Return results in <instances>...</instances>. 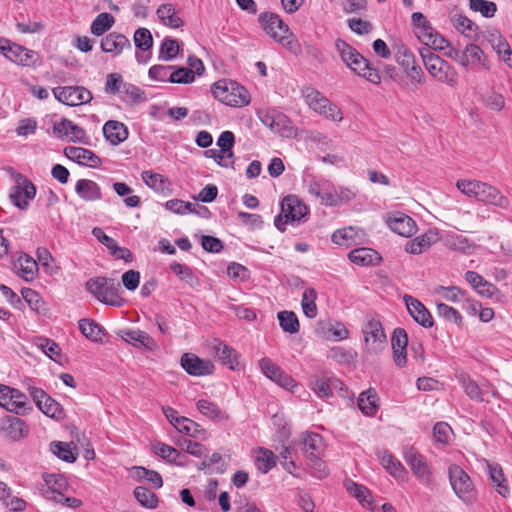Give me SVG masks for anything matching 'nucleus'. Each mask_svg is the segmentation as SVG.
Instances as JSON below:
<instances>
[{
    "label": "nucleus",
    "mask_w": 512,
    "mask_h": 512,
    "mask_svg": "<svg viewBox=\"0 0 512 512\" xmlns=\"http://www.w3.org/2000/svg\"><path fill=\"white\" fill-rule=\"evenodd\" d=\"M456 187L469 198L492 205L503 210H508L510 201L502 192L488 183L478 180L460 179L456 182Z\"/></svg>",
    "instance_id": "obj_1"
},
{
    "label": "nucleus",
    "mask_w": 512,
    "mask_h": 512,
    "mask_svg": "<svg viewBox=\"0 0 512 512\" xmlns=\"http://www.w3.org/2000/svg\"><path fill=\"white\" fill-rule=\"evenodd\" d=\"M211 92L217 100L233 107L247 105L250 101L245 87L230 79H221L215 82L211 87Z\"/></svg>",
    "instance_id": "obj_2"
},
{
    "label": "nucleus",
    "mask_w": 512,
    "mask_h": 512,
    "mask_svg": "<svg viewBox=\"0 0 512 512\" xmlns=\"http://www.w3.org/2000/svg\"><path fill=\"white\" fill-rule=\"evenodd\" d=\"M419 53L428 73L437 81L454 86L457 82V72L440 56L431 51L430 48H421Z\"/></svg>",
    "instance_id": "obj_3"
},
{
    "label": "nucleus",
    "mask_w": 512,
    "mask_h": 512,
    "mask_svg": "<svg viewBox=\"0 0 512 512\" xmlns=\"http://www.w3.org/2000/svg\"><path fill=\"white\" fill-rule=\"evenodd\" d=\"M86 289L100 302L106 305L120 307L123 300L118 295L120 283L106 277H96L86 282Z\"/></svg>",
    "instance_id": "obj_4"
},
{
    "label": "nucleus",
    "mask_w": 512,
    "mask_h": 512,
    "mask_svg": "<svg viewBox=\"0 0 512 512\" xmlns=\"http://www.w3.org/2000/svg\"><path fill=\"white\" fill-rule=\"evenodd\" d=\"M303 95L307 105L316 113L335 122L342 121L341 110L318 90L308 87L303 91Z\"/></svg>",
    "instance_id": "obj_5"
},
{
    "label": "nucleus",
    "mask_w": 512,
    "mask_h": 512,
    "mask_svg": "<svg viewBox=\"0 0 512 512\" xmlns=\"http://www.w3.org/2000/svg\"><path fill=\"white\" fill-rule=\"evenodd\" d=\"M307 212V206L297 196L288 195L281 201V213L275 218L274 225L283 232L286 230V224L300 221Z\"/></svg>",
    "instance_id": "obj_6"
},
{
    "label": "nucleus",
    "mask_w": 512,
    "mask_h": 512,
    "mask_svg": "<svg viewBox=\"0 0 512 512\" xmlns=\"http://www.w3.org/2000/svg\"><path fill=\"white\" fill-rule=\"evenodd\" d=\"M411 22L416 29L415 35L426 48L443 49L447 41L433 29L430 22L421 12H414L411 16Z\"/></svg>",
    "instance_id": "obj_7"
},
{
    "label": "nucleus",
    "mask_w": 512,
    "mask_h": 512,
    "mask_svg": "<svg viewBox=\"0 0 512 512\" xmlns=\"http://www.w3.org/2000/svg\"><path fill=\"white\" fill-rule=\"evenodd\" d=\"M449 481L455 494L465 503H472L476 499V490L469 475L458 465H451L448 469Z\"/></svg>",
    "instance_id": "obj_8"
},
{
    "label": "nucleus",
    "mask_w": 512,
    "mask_h": 512,
    "mask_svg": "<svg viewBox=\"0 0 512 512\" xmlns=\"http://www.w3.org/2000/svg\"><path fill=\"white\" fill-rule=\"evenodd\" d=\"M13 179L15 186L10 193L11 202L21 210H25L29 206V201L35 198L36 187L21 173H14Z\"/></svg>",
    "instance_id": "obj_9"
},
{
    "label": "nucleus",
    "mask_w": 512,
    "mask_h": 512,
    "mask_svg": "<svg viewBox=\"0 0 512 512\" xmlns=\"http://www.w3.org/2000/svg\"><path fill=\"white\" fill-rule=\"evenodd\" d=\"M52 93L60 103L71 107L87 104L93 99L90 90L83 86H58Z\"/></svg>",
    "instance_id": "obj_10"
},
{
    "label": "nucleus",
    "mask_w": 512,
    "mask_h": 512,
    "mask_svg": "<svg viewBox=\"0 0 512 512\" xmlns=\"http://www.w3.org/2000/svg\"><path fill=\"white\" fill-rule=\"evenodd\" d=\"M362 333L369 352L379 353L383 350L387 337L379 320L368 319L362 327Z\"/></svg>",
    "instance_id": "obj_11"
},
{
    "label": "nucleus",
    "mask_w": 512,
    "mask_h": 512,
    "mask_svg": "<svg viewBox=\"0 0 512 512\" xmlns=\"http://www.w3.org/2000/svg\"><path fill=\"white\" fill-rule=\"evenodd\" d=\"M404 459L417 478L425 485L432 484V473L424 456L413 447H409L404 451Z\"/></svg>",
    "instance_id": "obj_12"
},
{
    "label": "nucleus",
    "mask_w": 512,
    "mask_h": 512,
    "mask_svg": "<svg viewBox=\"0 0 512 512\" xmlns=\"http://www.w3.org/2000/svg\"><path fill=\"white\" fill-rule=\"evenodd\" d=\"M7 48L8 52H4V56L11 62L26 67H36L41 65V57L36 51L27 49L26 47L12 42H10V45L7 46Z\"/></svg>",
    "instance_id": "obj_13"
},
{
    "label": "nucleus",
    "mask_w": 512,
    "mask_h": 512,
    "mask_svg": "<svg viewBox=\"0 0 512 512\" xmlns=\"http://www.w3.org/2000/svg\"><path fill=\"white\" fill-rule=\"evenodd\" d=\"M259 20L267 35L277 42H284L289 36V28L284 21L274 13H263Z\"/></svg>",
    "instance_id": "obj_14"
},
{
    "label": "nucleus",
    "mask_w": 512,
    "mask_h": 512,
    "mask_svg": "<svg viewBox=\"0 0 512 512\" xmlns=\"http://www.w3.org/2000/svg\"><path fill=\"white\" fill-rule=\"evenodd\" d=\"M455 61L463 67L469 65L489 70L490 64L482 49L476 44H468L463 51H455Z\"/></svg>",
    "instance_id": "obj_15"
},
{
    "label": "nucleus",
    "mask_w": 512,
    "mask_h": 512,
    "mask_svg": "<svg viewBox=\"0 0 512 512\" xmlns=\"http://www.w3.org/2000/svg\"><path fill=\"white\" fill-rule=\"evenodd\" d=\"M30 395L37 407L48 417L59 419L63 415L60 404L51 398L43 389L29 387Z\"/></svg>",
    "instance_id": "obj_16"
},
{
    "label": "nucleus",
    "mask_w": 512,
    "mask_h": 512,
    "mask_svg": "<svg viewBox=\"0 0 512 512\" xmlns=\"http://www.w3.org/2000/svg\"><path fill=\"white\" fill-rule=\"evenodd\" d=\"M386 224L393 232L406 238L413 236L417 231L415 220L399 211L389 213L386 217Z\"/></svg>",
    "instance_id": "obj_17"
},
{
    "label": "nucleus",
    "mask_w": 512,
    "mask_h": 512,
    "mask_svg": "<svg viewBox=\"0 0 512 512\" xmlns=\"http://www.w3.org/2000/svg\"><path fill=\"white\" fill-rule=\"evenodd\" d=\"M307 190L310 195L319 198L322 204L326 206H337L338 198L336 196V189L329 181L313 179L308 183Z\"/></svg>",
    "instance_id": "obj_18"
},
{
    "label": "nucleus",
    "mask_w": 512,
    "mask_h": 512,
    "mask_svg": "<svg viewBox=\"0 0 512 512\" xmlns=\"http://www.w3.org/2000/svg\"><path fill=\"white\" fill-rule=\"evenodd\" d=\"M53 131L59 137H66L69 141L80 144H88L85 130L73 121L63 118L53 126Z\"/></svg>",
    "instance_id": "obj_19"
},
{
    "label": "nucleus",
    "mask_w": 512,
    "mask_h": 512,
    "mask_svg": "<svg viewBox=\"0 0 512 512\" xmlns=\"http://www.w3.org/2000/svg\"><path fill=\"white\" fill-rule=\"evenodd\" d=\"M259 367L267 378L276 382L279 386L287 390L292 389L295 386L294 379L285 374L271 359L266 357L262 358L259 361Z\"/></svg>",
    "instance_id": "obj_20"
},
{
    "label": "nucleus",
    "mask_w": 512,
    "mask_h": 512,
    "mask_svg": "<svg viewBox=\"0 0 512 512\" xmlns=\"http://www.w3.org/2000/svg\"><path fill=\"white\" fill-rule=\"evenodd\" d=\"M182 368L192 376H205L214 372V364L210 360H204L192 353H185L181 357Z\"/></svg>",
    "instance_id": "obj_21"
},
{
    "label": "nucleus",
    "mask_w": 512,
    "mask_h": 512,
    "mask_svg": "<svg viewBox=\"0 0 512 512\" xmlns=\"http://www.w3.org/2000/svg\"><path fill=\"white\" fill-rule=\"evenodd\" d=\"M135 47L140 50L136 52L135 58L139 64H146L151 58V49L153 47V37L149 29L141 27L134 33Z\"/></svg>",
    "instance_id": "obj_22"
},
{
    "label": "nucleus",
    "mask_w": 512,
    "mask_h": 512,
    "mask_svg": "<svg viewBox=\"0 0 512 512\" xmlns=\"http://www.w3.org/2000/svg\"><path fill=\"white\" fill-rule=\"evenodd\" d=\"M403 301L411 317L421 326L430 328L433 326V317L422 302L411 295H404Z\"/></svg>",
    "instance_id": "obj_23"
},
{
    "label": "nucleus",
    "mask_w": 512,
    "mask_h": 512,
    "mask_svg": "<svg viewBox=\"0 0 512 512\" xmlns=\"http://www.w3.org/2000/svg\"><path fill=\"white\" fill-rule=\"evenodd\" d=\"M0 431L11 440H20L28 433V427L16 416L7 415L0 419Z\"/></svg>",
    "instance_id": "obj_24"
},
{
    "label": "nucleus",
    "mask_w": 512,
    "mask_h": 512,
    "mask_svg": "<svg viewBox=\"0 0 512 512\" xmlns=\"http://www.w3.org/2000/svg\"><path fill=\"white\" fill-rule=\"evenodd\" d=\"M101 50L111 54L113 57L119 56L125 49H131L130 40L123 34L112 32L106 35L100 43Z\"/></svg>",
    "instance_id": "obj_25"
},
{
    "label": "nucleus",
    "mask_w": 512,
    "mask_h": 512,
    "mask_svg": "<svg viewBox=\"0 0 512 512\" xmlns=\"http://www.w3.org/2000/svg\"><path fill=\"white\" fill-rule=\"evenodd\" d=\"M332 242L341 246H354L364 242L365 233L362 229L356 227H345L336 230L332 234Z\"/></svg>",
    "instance_id": "obj_26"
},
{
    "label": "nucleus",
    "mask_w": 512,
    "mask_h": 512,
    "mask_svg": "<svg viewBox=\"0 0 512 512\" xmlns=\"http://www.w3.org/2000/svg\"><path fill=\"white\" fill-rule=\"evenodd\" d=\"M64 154L70 160L89 167H98L101 159L91 150L83 147L68 146L64 149Z\"/></svg>",
    "instance_id": "obj_27"
},
{
    "label": "nucleus",
    "mask_w": 512,
    "mask_h": 512,
    "mask_svg": "<svg viewBox=\"0 0 512 512\" xmlns=\"http://www.w3.org/2000/svg\"><path fill=\"white\" fill-rule=\"evenodd\" d=\"M303 452L308 458L316 459V465L321 468L324 463L319 460L323 448V439L317 433H306L302 435Z\"/></svg>",
    "instance_id": "obj_28"
},
{
    "label": "nucleus",
    "mask_w": 512,
    "mask_h": 512,
    "mask_svg": "<svg viewBox=\"0 0 512 512\" xmlns=\"http://www.w3.org/2000/svg\"><path fill=\"white\" fill-rule=\"evenodd\" d=\"M103 135L111 145L116 146L128 138L129 132L122 122L109 120L103 126Z\"/></svg>",
    "instance_id": "obj_29"
},
{
    "label": "nucleus",
    "mask_w": 512,
    "mask_h": 512,
    "mask_svg": "<svg viewBox=\"0 0 512 512\" xmlns=\"http://www.w3.org/2000/svg\"><path fill=\"white\" fill-rule=\"evenodd\" d=\"M343 383L335 377H317L312 382V390L319 398H329L334 390L342 391Z\"/></svg>",
    "instance_id": "obj_30"
},
{
    "label": "nucleus",
    "mask_w": 512,
    "mask_h": 512,
    "mask_svg": "<svg viewBox=\"0 0 512 512\" xmlns=\"http://www.w3.org/2000/svg\"><path fill=\"white\" fill-rule=\"evenodd\" d=\"M118 334L125 342L137 348L152 350L156 346L154 339L141 330H121Z\"/></svg>",
    "instance_id": "obj_31"
},
{
    "label": "nucleus",
    "mask_w": 512,
    "mask_h": 512,
    "mask_svg": "<svg viewBox=\"0 0 512 512\" xmlns=\"http://www.w3.org/2000/svg\"><path fill=\"white\" fill-rule=\"evenodd\" d=\"M438 233L434 230H428L424 234L410 240L405 245L407 253L417 255L427 250L438 239Z\"/></svg>",
    "instance_id": "obj_32"
},
{
    "label": "nucleus",
    "mask_w": 512,
    "mask_h": 512,
    "mask_svg": "<svg viewBox=\"0 0 512 512\" xmlns=\"http://www.w3.org/2000/svg\"><path fill=\"white\" fill-rule=\"evenodd\" d=\"M349 260L359 266H373L380 262V254L372 248H356L348 254Z\"/></svg>",
    "instance_id": "obj_33"
},
{
    "label": "nucleus",
    "mask_w": 512,
    "mask_h": 512,
    "mask_svg": "<svg viewBox=\"0 0 512 512\" xmlns=\"http://www.w3.org/2000/svg\"><path fill=\"white\" fill-rule=\"evenodd\" d=\"M75 192L85 201H96L102 197L100 186L89 179L78 180L75 185Z\"/></svg>",
    "instance_id": "obj_34"
},
{
    "label": "nucleus",
    "mask_w": 512,
    "mask_h": 512,
    "mask_svg": "<svg viewBox=\"0 0 512 512\" xmlns=\"http://www.w3.org/2000/svg\"><path fill=\"white\" fill-rule=\"evenodd\" d=\"M15 267L18 270V274L25 281H33L37 276L38 263L26 253H23L18 257Z\"/></svg>",
    "instance_id": "obj_35"
},
{
    "label": "nucleus",
    "mask_w": 512,
    "mask_h": 512,
    "mask_svg": "<svg viewBox=\"0 0 512 512\" xmlns=\"http://www.w3.org/2000/svg\"><path fill=\"white\" fill-rule=\"evenodd\" d=\"M487 467L489 478L493 487L499 495L507 497L510 493V490L502 468L499 464L496 463H488Z\"/></svg>",
    "instance_id": "obj_36"
},
{
    "label": "nucleus",
    "mask_w": 512,
    "mask_h": 512,
    "mask_svg": "<svg viewBox=\"0 0 512 512\" xmlns=\"http://www.w3.org/2000/svg\"><path fill=\"white\" fill-rule=\"evenodd\" d=\"M445 245L448 249L470 254L475 249V243L466 236L457 233H448L445 237Z\"/></svg>",
    "instance_id": "obj_37"
},
{
    "label": "nucleus",
    "mask_w": 512,
    "mask_h": 512,
    "mask_svg": "<svg viewBox=\"0 0 512 512\" xmlns=\"http://www.w3.org/2000/svg\"><path fill=\"white\" fill-rule=\"evenodd\" d=\"M156 14L165 26L176 29L183 25V21L178 16L175 6L171 3H164L160 5Z\"/></svg>",
    "instance_id": "obj_38"
},
{
    "label": "nucleus",
    "mask_w": 512,
    "mask_h": 512,
    "mask_svg": "<svg viewBox=\"0 0 512 512\" xmlns=\"http://www.w3.org/2000/svg\"><path fill=\"white\" fill-rule=\"evenodd\" d=\"M212 349L215 356L223 365L228 366L230 369H234L238 364L237 353L232 347L224 344L221 341L215 340Z\"/></svg>",
    "instance_id": "obj_39"
},
{
    "label": "nucleus",
    "mask_w": 512,
    "mask_h": 512,
    "mask_svg": "<svg viewBox=\"0 0 512 512\" xmlns=\"http://www.w3.org/2000/svg\"><path fill=\"white\" fill-rule=\"evenodd\" d=\"M493 49L509 67L512 68V50L506 39L498 32L490 35Z\"/></svg>",
    "instance_id": "obj_40"
},
{
    "label": "nucleus",
    "mask_w": 512,
    "mask_h": 512,
    "mask_svg": "<svg viewBox=\"0 0 512 512\" xmlns=\"http://www.w3.org/2000/svg\"><path fill=\"white\" fill-rule=\"evenodd\" d=\"M358 407L366 416H374L378 409L377 393L373 389L362 392L358 397Z\"/></svg>",
    "instance_id": "obj_41"
},
{
    "label": "nucleus",
    "mask_w": 512,
    "mask_h": 512,
    "mask_svg": "<svg viewBox=\"0 0 512 512\" xmlns=\"http://www.w3.org/2000/svg\"><path fill=\"white\" fill-rule=\"evenodd\" d=\"M196 406L198 411L203 416L213 421H222L228 419V415L224 411H222L217 404L211 401L200 399L198 400Z\"/></svg>",
    "instance_id": "obj_42"
},
{
    "label": "nucleus",
    "mask_w": 512,
    "mask_h": 512,
    "mask_svg": "<svg viewBox=\"0 0 512 512\" xmlns=\"http://www.w3.org/2000/svg\"><path fill=\"white\" fill-rule=\"evenodd\" d=\"M174 428L180 433L193 438L201 440L206 438V431L201 427V425L186 417H181L179 423L175 425Z\"/></svg>",
    "instance_id": "obj_43"
},
{
    "label": "nucleus",
    "mask_w": 512,
    "mask_h": 512,
    "mask_svg": "<svg viewBox=\"0 0 512 512\" xmlns=\"http://www.w3.org/2000/svg\"><path fill=\"white\" fill-rule=\"evenodd\" d=\"M382 466L394 477L401 478L406 471L402 464L387 450L378 453Z\"/></svg>",
    "instance_id": "obj_44"
},
{
    "label": "nucleus",
    "mask_w": 512,
    "mask_h": 512,
    "mask_svg": "<svg viewBox=\"0 0 512 512\" xmlns=\"http://www.w3.org/2000/svg\"><path fill=\"white\" fill-rule=\"evenodd\" d=\"M279 325L286 333L296 334L299 332L300 324L297 315L293 311H280L277 314Z\"/></svg>",
    "instance_id": "obj_45"
},
{
    "label": "nucleus",
    "mask_w": 512,
    "mask_h": 512,
    "mask_svg": "<svg viewBox=\"0 0 512 512\" xmlns=\"http://www.w3.org/2000/svg\"><path fill=\"white\" fill-rule=\"evenodd\" d=\"M132 474L133 477L138 481H146L151 483L155 488H160L163 485L162 477L157 471L149 470L141 466H136L132 468Z\"/></svg>",
    "instance_id": "obj_46"
},
{
    "label": "nucleus",
    "mask_w": 512,
    "mask_h": 512,
    "mask_svg": "<svg viewBox=\"0 0 512 512\" xmlns=\"http://www.w3.org/2000/svg\"><path fill=\"white\" fill-rule=\"evenodd\" d=\"M115 23V18L108 12L97 15L91 24V33L95 36H101L106 33Z\"/></svg>",
    "instance_id": "obj_47"
},
{
    "label": "nucleus",
    "mask_w": 512,
    "mask_h": 512,
    "mask_svg": "<svg viewBox=\"0 0 512 512\" xmlns=\"http://www.w3.org/2000/svg\"><path fill=\"white\" fill-rule=\"evenodd\" d=\"M317 293L313 288H307L302 295L301 306L304 315L307 318L313 319L317 316V305H316Z\"/></svg>",
    "instance_id": "obj_48"
},
{
    "label": "nucleus",
    "mask_w": 512,
    "mask_h": 512,
    "mask_svg": "<svg viewBox=\"0 0 512 512\" xmlns=\"http://www.w3.org/2000/svg\"><path fill=\"white\" fill-rule=\"evenodd\" d=\"M458 381L463 387L466 395L477 402H482V391L479 385L471 379L468 374L462 373L458 376Z\"/></svg>",
    "instance_id": "obj_49"
},
{
    "label": "nucleus",
    "mask_w": 512,
    "mask_h": 512,
    "mask_svg": "<svg viewBox=\"0 0 512 512\" xmlns=\"http://www.w3.org/2000/svg\"><path fill=\"white\" fill-rule=\"evenodd\" d=\"M255 465L259 471L265 474L276 465V456L272 451L260 448L257 452Z\"/></svg>",
    "instance_id": "obj_50"
},
{
    "label": "nucleus",
    "mask_w": 512,
    "mask_h": 512,
    "mask_svg": "<svg viewBox=\"0 0 512 512\" xmlns=\"http://www.w3.org/2000/svg\"><path fill=\"white\" fill-rule=\"evenodd\" d=\"M345 487L347 491L355 498H357L364 507H369L371 505L372 497L369 490L365 486L357 484L352 480H347L345 482Z\"/></svg>",
    "instance_id": "obj_51"
},
{
    "label": "nucleus",
    "mask_w": 512,
    "mask_h": 512,
    "mask_svg": "<svg viewBox=\"0 0 512 512\" xmlns=\"http://www.w3.org/2000/svg\"><path fill=\"white\" fill-rule=\"evenodd\" d=\"M274 115L275 117L273 126L271 127L270 130L280 134L281 136L291 137L293 134V127L288 117L279 111L277 114Z\"/></svg>",
    "instance_id": "obj_52"
},
{
    "label": "nucleus",
    "mask_w": 512,
    "mask_h": 512,
    "mask_svg": "<svg viewBox=\"0 0 512 512\" xmlns=\"http://www.w3.org/2000/svg\"><path fill=\"white\" fill-rule=\"evenodd\" d=\"M469 8L485 18H492L497 12L496 3L488 0H469Z\"/></svg>",
    "instance_id": "obj_53"
},
{
    "label": "nucleus",
    "mask_w": 512,
    "mask_h": 512,
    "mask_svg": "<svg viewBox=\"0 0 512 512\" xmlns=\"http://www.w3.org/2000/svg\"><path fill=\"white\" fill-rule=\"evenodd\" d=\"M11 404L10 412L20 414L24 413L26 410H31V406L28 401V397L18 389L12 388V393L10 394Z\"/></svg>",
    "instance_id": "obj_54"
},
{
    "label": "nucleus",
    "mask_w": 512,
    "mask_h": 512,
    "mask_svg": "<svg viewBox=\"0 0 512 512\" xmlns=\"http://www.w3.org/2000/svg\"><path fill=\"white\" fill-rule=\"evenodd\" d=\"M134 496L137 501L146 508H156L158 505V499L155 493L146 487L138 486L134 489Z\"/></svg>",
    "instance_id": "obj_55"
},
{
    "label": "nucleus",
    "mask_w": 512,
    "mask_h": 512,
    "mask_svg": "<svg viewBox=\"0 0 512 512\" xmlns=\"http://www.w3.org/2000/svg\"><path fill=\"white\" fill-rule=\"evenodd\" d=\"M79 330L88 339L93 341L101 340L102 328L92 320L81 319L79 321Z\"/></svg>",
    "instance_id": "obj_56"
},
{
    "label": "nucleus",
    "mask_w": 512,
    "mask_h": 512,
    "mask_svg": "<svg viewBox=\"0 0 512 512\" xmlns=\"http://www.w3.org/2000/svg\"><path fill=\"white\" fill-rule=\"evenodd\" d=\"M179 52L178 41L172 38H164L160 50L159 59L164 61H170L174 59Z\"/></svg>",
    "instance_id": "obj_57"
},
{
    "label": "nucleus",
    "mask_w": 512,
    "mask_h": 512,
    "mask_svg": "<svg viewBox=\"0 0 512 512\" xmlns=\"http://www.w3.org/2000/svg\"><path fill=\"white\" fill-rule=\"evenodd\" d=\"M21 294L33 311L41 313L44 310V302L38 292L31 288H23Z\"/></svg>",
    "instance_id": "obj_58"
},
{
    "label": "nucleus",
    "mask_w": 512,
    "mask_h": 512,
    "mask_svg": "<svg viewBox=\"0 0 512 512\" xmlns=\"http://www.w3.org/2000/svg\"><path fill=\"white\" fill-rule=\"evenodd\" d=\"M170 269L182 280L190 286H194L198 282L197 278L193 274V271L187 265L173 262L170 264Z\"/></svg>",
    "instance_id": "obj_59"
},
{
    "label": "nucleus",
    "mask_w": 512,
    "mask_h": 512,
    "mask_svg": "<svg viewBox=\"0 0 512 512\" xmlns=\"http://www.w3.org/2000/svg\"><path fill=\"white\" fill-rule=\"evenodd\" d=\"M121 98L123 101H131L133 103L145 100V93L137 86L125 83L122 85Z\"/></svg>",
    "instance_id": "obj_60"
},
{
    "label": "nucleus",
    "mask_w": 512,
    "mask_h": 512,
    "mask_svg": "<svg viewBox=\"0 0 512 512\" xmlns=\"http://www.w3.org/2000/svg\"><path fill=\"white\" fill-rule=\"evenodd\" d=\"M154 453L170 463H177V458L181 456V453L174 447L167 444L158 442L153 445Z\"/></svg>",
    "instance_id": "obj_61"
},
{
    "label": "nucleus",
    "mask_w": 512,
    "mask_h": 512,
    "mask_svg": "<svg viewBox=\"0 0 512 512\" xmlns=\"http://www.w3.org/2000/svg\"><path fill=\"white\" fill-rule=\"evenodd\" d=\"M335 48L346 65H348L354 57L357 58L360 54L355 48L340 38L336 39Z\"/></svg>",
    "instance_id": "obj_62"
},
{
    "label": "nucleus",
    "mask_w": 512,
    "mask_h": 512,
    "mask_svg": "<svg viewBox=\"0 0 512 512\" xmlns=\"http://www.w3.org/2000/svg\"><path fill=\"white\" fill-rule=\"evenodd\" d=\"M204 155L207 158H211V159L215 160V162L221 167H224V168L233 167L234 158L228 157L226 155V152L223 151L222 149H214V148L208 149L204 152Z\"/></svg>",
    "instance_id": "obj_63"
},
{
    "label": "nucleus",
    "mask_w": 512,
    "mask_h": 512,
    "mask_svg": "<svg viewBox=\"0 0 512 512\" xmlns=\"http://www.w3.org/2000/svg\"><path fill=\"white\" fill-rule=\"evenodd\" d=\"M170 83L188 84L194 81L193 70L187 67H179L170 73L168 77Z\"/></svg>",
    "instance_id": "obj_64"
}]
</instances>
